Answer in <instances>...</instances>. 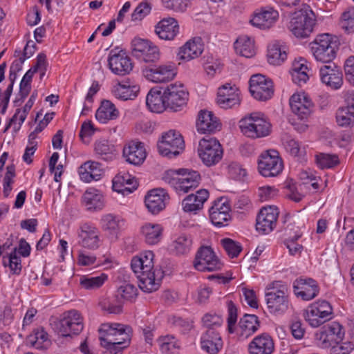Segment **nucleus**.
<instances>
[{
    "mask_svg": "<svg viewBox=\"0 0 354 354\" xmlns=\"http://www.w3.org/2000/svg\"><path fill=\"white\" fill-rule=\"evenodd\" d=\"M154 254L151 251H147L140 257L131 259V267L138 279V286L143 292H152L157 290L160 286L162 273L153 270Z\"/></svg>",
    "mask_w": 354,
    "mask_h": 354,
    "instance_id": "nucleus-1",
    "label": "nucleus"
},
{
    "mask_svg": "<svg viewBox=\"0 0 354 354\" xmlns=\"http://www.w3.org/2000/svg\"><path fill=\"white\" fill-rule=\"evenodd\" d=\"M99 332L101 346L110 354H121L130 344L132 328L122 324L106 323L101 325Z\"/></svg>",
    "mask_w": 354,
    "mask_h": 354,
    "instance_id": "nucleus-2",
    "label": "nucleus"
},
{
    "mask_svg": "<svg viewBox=\"0 0 354 354\" xmlns=\"http://www.w3.org/2000/svg\"><path fill=\"white\" fill-rule=\"evenodd\" d=\"M162 180L178 194H184L196 189L201 181L198 171L189 169H170L165 172Z\"/></svg>",
    "mask_w": 354,
    "mask_h": 354,
    "instance_id": "nucleus-3",
    "label": "nucleus"
},
{
    "mask_svg": "<svg viewBox=\"0 0 354 354\" xmlns=\"http://www.w3.org/2000/svg\"><path fill=\"white\" fill-rule=\"evenodd\" d=\"M266 301L268 311L271 314L281 315L288 308V288L286 284L277 281L266 288Z\"/></svg>",
    "mask_w": 354,
    "mask_h": 354,
    "instance_id": "nucleus-4",
    "label": "nucleus"
},
{
    "mask_svg": "<svg viewBox=\"0 0 354 354\" xmlns=\"http://www.w3.org/2000/svg\"><path fill=\"white\" fill-rule=\"evenodd\" d=\"M315 15L307 5L294 13L288 28L297 38L308 37L313 30L315 24Z\"/></svg>",
    "mask_w": 354,
    "mask_h": 354,
    "instance_id": "nucleus-5",
    "label": "nucleus"
},
{
    "mask_svg": "<svg viewBox=\"0 0 354 354\" xmlns=\"http://www.w3.org/2000/svg\"><path fill=\"white\" fill-rule=\"evenodd\" d=\"M310 46L315 58L319 62L330 63L336 56L337 45L329 34L317 35Z\"/></svg>",
    "mask_w": 354,
    "mask_h": 354,
    "instance_id": "nucleus-6",
    "label": "nucleus"
},
{
    "mask_svg": "<svg viewBox=\"0 0 354 354\" xmlns=\"http://www.w3.org/2000/svg\"><path fill=\"white\" fill-rule=\"evenodd\" d=\"M157 147L160 154L171 158L178 156L184 149L185 142L179 132L169 130L162 134Z\"/></svg>",
    "mask_w": 354,
    "mask_h": 354,
    "instance_id": "nucleus-7",
    "label": "nucleus"
},
{
    "mask_svg": "<svg viewBox=\"0 0 354 354\" xmlns=\"http://www.w3.org/2000/svg\"><path fill=\"white\" fill-rule=\"evenodd\" d=\"M239 127L245 136L252 138L265 137L270 131V124L259 117L257 113H252L250 116L241 119Z\"/></svg>",
    "mask_w": 354,
    "mask_h": 354,
    "instance_id": "nucleus-8",
    "label": "nucleus"
},
{
    "mask_svg": "<svg viewBox=\"0 0 354 354\" xmlns=\"http://www.w3.org/2000/svg\"><path fill=\"white\" fill-rule=\"evenodd\" d=\"M198 152L202 162L208 167L217 164L222 159L223 153L221 144L214 138L201 139Z\"/></svg>",
    "mask_w": 354,
    "mask_h": 354,
    "instance_id": "nucleus-9",
    "label": "nucleus"
},
{
    "mask_svg": "<svg viewBox=\"0 0 354 354\" xmlns=\"http://www.w3.org/2000/svg\"><path fill=\"white\" fill-rule=\"evenodd\" d=\"M142 73L147 80L155 83L171 81L177 74L176 68L173 63L145 66L142 68Z\"/></svg>",
    "mask_w": 354,
    "mask_h": 354,
    "instance_id": "nucleus-10",
    "label": "nucleus"
},
{
    "mask_svg": "<svg viewBox=\"0 0 354 354\" xmlns=\"http://www.w3.org/2000/svg\"><path fill=\"white\" fill-rule=\"evenodd\" d=\"M258 169L264 177H273L279 175L283 169V162L275 150H268L260 156Z\"/></svg>",
    "mask_w": 354,
    "mask_h": 354,
    "instance_id": "nucleus-11",
    "label": "nucleus"
},
{
    "mask_svg": "<svg viewBox=\"0 0 354 354\" xmlns=\"http://www.w3.org/2000/svg\"><path fill=\"white\" fill-rule=\"evenodd\" d=\"M165 100L167 109L172 111H178L187 104L188 93L182 84H171L164 89Z\"/></svg>",
    "mask_w": 354,
    "mask_h": 354,
    "instance_id": "nucleus-12",
    "label": "nucleus"
},
{
    "mask_svg": "<svg viewBox=\"0 0 354 354\" xmlns=\"http://www.w3.org/2000/svg\"><path fill=\"white\" fill-rule=\"evenodd\" d=\"M194 268L201 272H212L221 269L222 263L209 246H201L196 252Z\"/></svg>",
    "mask_w": 354,
    "mask_h": 354,
    "instance_id": "nucleus-13",
    "label": "nucleus"
},
{
    "mask_svg": "<svg viewBox=\"0 0 354 354\" xmlns=\"http://www.w3.org/2000/svg\"><path fill=\"white\" fill-rule=\"evenodd\" d=\"M250 92L257 100L266 101L274 94L273 83L270 78L261 74L252 75L250 80Z\"/></svg>",
    "mask_w": 354,
    "mask_h": 354,
    "instance_id": "nucleus-14",
    "label": "nucleus"
},
{
    "mask_svg": "<svg viewBox=\"0 0 354 354\" xmlns=\"http://www.w3.org/2000/svg\"><path fill=\"white\" fill-rule=\"evenodd\" d=\"M108 63L112 73L120 76L129 74L133 67L131 59L126 52L122 50H118L117 48L110 51Z\"/></svg>",
    "mask_w": 354,
    "mask_h": 354,
    "instance_id": "nucleus-15",
    "label": "nucleus"
},
{
    "mask_svg": "<svg viewBox=\"0 0 354 354\" xmlns=\"http://www.w3.org/2000/svg\"><path fill=\"white\" fill-rule=\"evenodd\" d=\"M316 335L319 346L328 348L333 343L340 342L344 338V332L342 326L334 322L322 327L320 333Z\"/></svg>",
    "mask_w": 354,
    "mask_h": 354,
    "instance_id": "nucleus-16",
    "label": "nucleus"
},
{
    "mask_svg": "<svg viewBox=\"0 0 354 354\" xmlns=\"http://www.w3.org/2000/svg\"><path fill=\"white\" fill-rule=\"evenodd\" d=\"M83 329V324L80 313L72 310L64 314L59 322V333L63 337H71L78 335Z\"/></svg>",
    "mask_w": 354,
    "mask_h": 354,
    "instance_id": "nucleus-17",
    "label": "nucleus"
},
{
    "mask_svg": "<svg viewBox=\"0 0 354 354\" xmlns=\"http://www.w3.org/2000/svg\"><path fill=\"white\" fill-rule=\"evenodd\" d=\"M292 112L301 120L307 119L314 110V104L305 93H295L290 98Z\"/></svg>",
    "mask_w": 354,
    "mask_h": 354,
    "instance_id": "nucleus-18",
    "label": "nucleus"
},
{
    "mask_svg": "<svg viewBox=\"0 0 354 354\" xmlns=\"http://www.w3.org/2000/svg\"><path fill=\"white\" fill-rule=\"evenodd\" d=\"M279 213L277 207H263L257 217V230L265 234L271 232L276 226Z\"/></svg>",
    "mask_w": 354,
    "mask_h": 354,
    "instance_id": "nucleus-19",
    "label": "nucleus"
},
{
    "mask_svg": "<svg viewBox=\"0 0 354 354\" xmlns=\"http://www.w3.org/2000/svg\"><path fill=\"white\" fill-rule=\"evenodd\" d=\"M322 66L319 69V75L322 82L333 89H338L343 83V75L335 63L330 62Z\"/></svg>",
    "mask_w": 354,
    "mask_h": 354,
    "instance_id": "nucleus-20",
    "label": "nucleus"
},
{
    "mask_svg": "<svg viewBox=\"0 0 354 354\" xmlns=\"http://www.w3.org/2000/svg\"><path fill=\"white\" fill-rule=\"evenodd\" d=\"M122 155L129 164L140 165L145 161L147 153L142 142L132 140L124 145Z\"/></svg>",
    "mask_w": 354,
    "mask_h": 354,
    "instance_id": "nucleus-21",
    "label": "nucleus"
},
{
    "mask_svg": "<svg viewBox=\"0 0 354 354\" xmlns=\"http://www.w3.org/2000/svg\"><path fill=\"white\" fill-rule=\"evenodd\" d=\"M239 90L235 86L225 84L218 88L217 103L221 108L230 109L240 104Z\"/></svg>",
    "mask_w": 354,
    "mask_h": 354,
    "instance_id": "nucleus-22",
    "label": "nucleus"
},
{
    "mask_svg": "<svg viewBox=\"0 0 354 354\" xmlns=\"http://www.w3.org/2000/svg\"><path fill=\"white\" fill-rule=\"evenodd\" d=\"M294 292L303 300L309 301L315 298L319 288L317 282L313 279H297L293 283Z\"/></svg>",
    "mask_w": 354,
    "mask_h": 354,
    "instance_id": "nucleus-23",
    "label": "nucleus"
},
{
    "mask_svg": "<svg viewBox=\"0 0 354 354\" xmlns=\"http://www.w3.org/2000/svg\"><path fill=\"white\" fill-rule=\"evenodd\" d=\"M279 13L270 7L262 8L254 14L250 23L261 29H269L278 20Z\"/></svg>",
    "mask_w": 354,
    "mask_h": 354,
    "instance_id": "nucleus-24",
    "label": "nucleus"
},
{
    "mask_svg": "<svg viewBox=\"0 0 354 354\" xmlns=\"http://www.w3.org/2000/svg\"><path fill=\"white\" fill-rule=\"evenodd\" d=\"M169 199L165 189L159 188L151 190L145 196V203L149 212L156 214L165 207L166 201Z\"/></svg>",
    "mask_w": 354,
    "mask_h": 354,
    "instance_id": "nucleus-25",
    "label": "nucleus"
},
{
    "mask_svg": "<svg viewBox=\"0 0 354 354\" xmlns=\"http://www.w3.org/2000/svg\"><path fill=\"white\" fill-rule=\"evenodd\" d=\"M196 128L201 133H212L219 129L220 123L212 112L201 110L198 115Z\"/></svg>",
    "mask_w": 354,
    "mask_h": 354,
    "instance_id": "nucleus-26",
    "label": "nucleus"
},
{
    "mask_svg": "<svg viewBox=\"0 0 354 354\" xmlns=\"http://www.w3.org/2000/svg\"><path fill=\"white\" fill-rule=\"evenodd\" d=\"M201 348L209 354H216L223 348L220 333L212 329H207L201 337Z\"/></svg>",
    "mask_w": 354,
    "mask_h": 354,
    "instance_id": "nucleus-27",
    "label": "nucleus"
},
{
    "mask_svg": "<svg viewBox=\"0 0 354 354\" xmlns=\"http://www.w3.org/2000/svg\"><path fill=\"white\" fill-rule=\"evenodd\" d=\"M274 348V342L267 333L257 335L248 345L250 354H272Z\"/></svg>",
    "mask_w": 354,
    "mask_h": 354,
    "instance_id": "nucleus-28",
    "label": "nucleus"
},
{
    "mask_svg": "<svg viewBox=\"0 0 354 354\" xmlns=\"http://www.w3.org/2000/svg\"><path fill=\"white\" fill-rule=\"evenodd\" d=\"M208 197L209 192L207 189H200L196 192V194H191L183 199V209L185 212L196 214L203 208V204Z\"/></svg>",
    "mask_w": 354,
    "mask_h": 354,
    "instance_id": "nucleus-29",
    "label": "nucleus"
},
{
    "mask_svg": "<svg viewBox=\"0 0 354 354\" xmlns=\"http://www.w3.org/2000/svg\"><path fill=\"white\" fill-rule=\"evenodd\" d=\"M155 32L161 39L172 40L179 32L178 21L172 17L162 19L155 26Z\"/></svg>",
    "mask_w": 354,
    "mask_h": 354,
    "instance_id": "nucleus-30",
    "label": "nucleus"
},
{
    "mask_svg": "<svg viewBox=\"0 0 354 354\" xmlns=\"http://www.w3.org/2000/svg\"><path fill=\"white\" fill-rule=\"evenodd\" d=\"M259 327V321L255 315L245 314L241 318L236 332L240 337L246 339L254 333H255Z\"/></svg>",
    "mask_w": 354,
    "mask_h": 354,
    "instance_id": "nucleus-31",
    "label": "nucleus"
},
{
    "mask_svg": "<svg viewBox=\"0 0 354 354\" xmlns=\"http://www.w3.org/2000/svg\"><path fill=\"white\" fill-rule=\"evenodd\" d=\"M79 173L81 180L89 183L93 180H99L104 171L100 162L88 160L80 167Z\"/></svg>",
    "mask_w": 354,
    "mask_h": 354,
    "instance_id": "nucleus-32",
    "label": "nucleus"
},
{
    "mask_svg": "<svg viewBox=\"0 0 354 354\" xmlns=\"http://www.w3.org/2000/svg\"><path fill=\"white\" fill-rule=\"evenodd\" d=\"M79 244L83 248L94 250L99 246L97 231L95 227L84 225L79 233Z\"/></svg>",
    "mask_w": 354,
    "mask_h": 354,
    "instance_id": "nucleus-33",
    "label": "nucleus"
},
{
    "mask_svg": "<svg viewBox=\"0 0 354 354\" xmlns=\"http://www.w3.org/2000/svg\"><path fill=\"white\" fill-rule=\"evenodd\" d=\"M203 51V45L201 43V38L189 40L180 48L178 53L179 59L189 61L198 57Z\"/></svg>",
    "mask_w": 354,
    "mask_h": 354,
    "instance_id": "nucleus-34",
    "label": "nucleus"
},
{
    "mask_svg": "<svg viewBox=\"0 0 354 354\" xmlns=\"http://www.w3.org/2000/svg\"><path fill=\"white\" fill-rule=\"evenodd\" d=\"M164 98V91L162 92L158 88H153L147 95V106L151 112L162 113L167 109V103Z\"/></svg>",
    "mask_w": 354,
    "mask_h": 354,
    "instance_id": "nucleus-35",
    "label": "nucleus"
},
{
    "mask_svg": "<svg viewBox=\"0 0 354 354\" xmlns=\"http://www.w3.org/2000/svg\"><path fill=\"white\" fill-rule=\"evenodd\" d=\"M101 225L104 232L113 237H117L124 225V220L120 216L107 214L102 217Z\"/></svg>",
    "mask_w": 354,
    "mask_h": 354,
    "instance_id": "nucleus-36",
    "label": "nucleus"
},
{
    "mask_svg": "<svg viewBox=\"0 0 354 354\" xmlns=\"http://www.w3.org/2000/svg\"><path fill=\"white\" fill-rule=\"evenodd\" d=\"M324 313L316 305L312 304L304 310V317L311 326L316 328L331 319L332 317Z\"/></svg>",
    "mask_w": 354,
    "mask_h": 354,
    "instance_id": "nucleus-37",
    "label": "nucleus"
},
{
    "mask_svg": "<svg viewBox=\"0 0 354 354\" xmlns=\"http://www.w3.org/2000/svg\"><path fill=\"white\" fill-rule=\"evenodd\" d=\"M94 152L95 156L104 161H111L116 156L115 146L106 140H100L94 144Z\"/></svg>",
    "mask_w": 354,
    "mask_h": 354,
    "instance_id": "nucleus-38",
    "label": "nucleus"
},
{
    "mask_svg": "<svg viewBox=\"0 0 354 354\" xmlns=\"http://www.w3.org/2000/svg\"><path fill=\"white\" fill-rule=\"evenodd\" d=\"M119 115V111L115 104L110 100H104L100 106L96 111V119L102 122L106 123L108 120H115Z\"/></svg>",
    "mask_w": 354,
    "mask_h": 354,
    "instance_id": "nucleus-39",
    "label": "nucleus"
},
{
    "mask_svg": "<svg viewBox=\"0 0 354 354\" xmlns=\"http://www.w3.org/2000/svg\"><path fill=\"white\" fill-rule=\"evenodd\" d=\"M307 71L308 66L305 60L294 62L290 71L292 81L300 86L305 84L308 80Z\"/></svg>",
    "mask_w": 354,
    "mask_h": 354,
    "instance_id": "nucleus-40",
    "label": "nucleus"
},
{
    "mask_svg": "<svg viewBox=\"0 0 354 354\" xmlns=\"http://www.w3.org/2000/svg\"><path fill=\"white\" fill-rule=\"evenodd\" d=\"M141 232L148 244L154 245L161 239L162 227L158 224L147 223L142 227Z\"/></svg>",
    "mask_w": 354,
    "mask_h": 354,
    "instance_id": "nucleus-41",
    "label": "nucleus"
},
{
    "mask_svg": "<svg viewBox=\"0 0 354 354\" xmlns=\"http://www.w3.org/2000/svg\"><path fill=\"white\" fill-rule=\"evenodd\" d=\"M234 49L237 54L251 57L254 55L253 41L248 36H241L234 42Z\"/></svg>",
    "mask_w": 354,
    "mask_h": 354,
    "instance_id": "nucleus-42",
    "label": "nucleus"
},
{
    "mask_svg": "<svg viewBox=\"0 0 354 354\" xmlns=\"http://www.w3.org/2000/svg\"><path fill=\"white\" fill-rule=\"evenodd\" d=\"M26 343L37 349H46L49 345L48 334L43 329H37L26 338Z\"/></svg>",
    "mask_w": 354,
    "mask_h": 354,
    "instance_id": "nucleus-43",
    "label": "nucleus"
},
{
    "mask_svg": "<svg viewBox=\"0 0 354 354\" xmlns=\"http://www.w3.org/2000/svg\"><path fill=\"white\" fill-rule=\"evenodd\" d=\"M287 57V54L284 48L274 43L268 46V60L270 64L273 65H280Z\"/></svg>",
    "mask_w": 354,
    "mask_h": 354,
    "instance_id": "nucleus-44",
    "label": "nucleus"
},
{
    "mask_svg": "<svg viewBox=\"0 0 354 354\" xmlns=\"http://www.w3.org/2000/svg\"><path fill=\"white\" fill-rule=\"evenodd\" d=\"M103 196L94 189H89L83 195V201L88 209H100L102 207Z\"/></svg>",
    "mask_w": 354,
    "mask_h": 354,
    "instance_id": "nucleus-45",
    "label": "nucleus"
},
{
    "mask_svg": "<svg viewBox=\"0 0 354 354\" xmlns=\"http://www.w3.org/2000/svg\"><path fill=\"white\" fill-rule=\"evenodd\" d=\"M140 90L138 85H125L118 84L115 89V95L116 97L122 100H132L137 96Z\"/></svg>",
    "mask_w": 354,
    "mask_h": 354,
    "instance_id": "nucleus-46",
    "label": "nucleus"
},
{
    "mask_svg": "<svg viewBox=\"0 0 354 354\" xmlns=\"http://www.w3.org/2000/svg\"><path fill=\"white\" fill-rule=\"evenodd\" d=\"M106 279L107 276L104 273L96 277L82 276L80 279V284L86 290H95L102 286Z\"/></svg>",
    "mask_w": 354,
    "mask_h": 354,
    "instance_id": "nucleus-47",
    "label": "nucleus"
},
{
    "mask_svg": "<svg viewBox=\"0 0 354 354\" xmlns=\"http://www.w3.org/2000/svg\"><path fill=\"white\" fill-rule=\"evenodd\" d=\"M337 124L342 127L353 126L354 124V108L347 106L339 108L336 113Z\"/></svg>",
    "mask_w": 354,
    "mask_h": 354,
    "instance_id": "nucleus-48",
    "label": "nucleus"
},
{
    "mask_svg": "<svg viewBox=\"0 0 354 354\" xmlns=\"http://www.w3.org/2000/svg\"><path fill=\"white\" fill-rule=\"evenodd\" d=\"M192 239L186 234H181L173 242V248L177 254L188 253L192 247Z\"/></svg>",
    "mask_w": 354,
    "mask_h": 354,
    "instance_id": "nucleus-49",
    "label": "nucleus"
},
{
    "mask_svg": "<svg viewBox=\"0 0 354 354\" xmlns=\"http://www.w3.org/2000/svg\"><path fill=\"white\" fill-rule=\"evenodd\" d=\"M138 295V290L136 287L130 283H125L120 286L116 292V297H119L127 301L134 300Z\"/></svg>",
    "mask_w": 354,
    "mask_h": 354,
    "instance_id": "nucleus-50",
    "label": "nucleus"
},
{
    "mask_svg": "<svg viewBox=\"0 0 354 354\" xmlns=\"http://www.w3.org/2000/svg\"><path fill=\"white\" fill-rule=\"evenodd\" d=\"M340 26L348 34L354 32V7H349L342 13Z\"/></svg>",
    "mask_w": 354,
    "mask_h": 354,
    "instance_id": "nucleus-51",
    "label": "nucleus"
},
{
    "mask_svg": "<svg viewBox=\"0 0 354 354\" xmlns=\"http://www.w3.org/2000/svg\"><path fill=\"white\" fill-rule=\"evenodd\" d=\"M316 162L321 169L331 168L338 165L339 158L335 154L320 153L316 156Z\"/></svg>",
    "mask_w": 354,
    "mask_h": 354,
    "instance_id": "nucleus-52",
    "label": "nucleus"
},
{
    "mask_svg": "<svg viewBox=\"0 0 354 354\" xmlns=\"http://www.w3.org/2000/svg\"><path fill=\"white\" fill-rule=\"evenodd\" d=\"M221 242L225 252L230 258L237 257L242 250V247L240 243L230 238L223 239Z\"/></svg>",
    "mask_w": 354,
    "mask_h": 354,
    "instance_id": "nucleus-53",
    "label": "nucleus"
},
{
    "mask_svg": "<svg viewBox=\"0 0 354 354\" xmlns=\"http://www.w3.org/2000/svg\"><path fill=\"white\" fill-rule=\"evenodd\" d=\"M203 326L207 329L217 330V328L221 327L223 319L222 317L216 313H209L205 314L202 319Z\"/></svg>",
    "mask_w": 354,
    "mask_h": 354,
    "instance_id": "nucleus-54",
    "label": "nucleus"
},
{
    "mask_svg": "<svg viewBox=\"0 0 354 354\" xmlns=\"http://www.w3.org/2000/svg\"><path fill=\"white\" fill-rule=\"evenodd\" d=\"M139 59L145 62V63L155 62L160 59L159 49L156 46H154L151 42L148 45V48L141 53Z\"/></svg>",
    "mask_w": 354,
    "mask_h": 354,
    "instance_id": "nucleus-55",
    "label": "nucleus"
},
{
    "mask_svg": "<svg viewBox=\"0 0 354 354\" xmlns=\"http://www.w3.org/2000/svg\"><path fill=\"white\" fill-rule=\"evenodd\" d=\"M227 330L230 333H234L237 321V308L232 301H227Z\"/></svg>",
    "mask_w": 354,
    "mask_h": 354,
    "instance_id": "nucleus-56",
    "label": "nucleus"
},
{
    "mask_svg": "<svg viewBox=\"0 0 354 354\" xmlns=\"http://www.w3.org/2000/svg\"><path fill=\"white\" fill-rule=\"evenodd\" d=\"M151 42L147 39L135 38L131 41L132 54L138 59Z\"/></svg>",
    "mask_w": 354,
    "mask_h": 354,
    "instance_id": "nucleus-57",
    "label": "nucleus"
},
{
    "mask_svg": "<svg viewBox=\"0 0 354 354\" xmlns=\"http://www.w3.org/2000/svg\"><path fill=\"white\" fill-rule=\"evenodd\" d=\"M209 217L212 223L218 227L225 225V223L227 222L230 218L229 214L217 212L216 210L209 209Z\"/></svg>",
    "mask_w": 354,
    "mask_h": 354,
    "instance_id": "nucleus-58",
    "label": "nucleus"
},
{
    "mask_svg": "<svg viewBox=\"0 0 354 354\" xmlns=\"http://www.w3.org/2000/svg\"><path fill=\"white\" fill-rule=\"evenodd\" d=\"M133 183H135V185H133V187L136 188V181L133 178H131L129 175L119 174L113 180V188L119 192L120 189L118 188L120 185H133Z\"/></svg>",
    "mask_w": 354,
    "mask_h": 354,
    "instance_id": "nucleus-59",
    "label": "nucleus"
},
{
    "mask_svg": "<svg viewBox=\"0 0 354 354\" xmlns=\"http://www.w3.org/2000/svg\"><path fill=\"white\" fill-rule=\"evenodd\" d=\"M166 8L176 12H184L189 6V0H163Z\"/></svg>",
    "mask_w": 354,
    "mask_h": 354,
    "instance_id": "nucleus-60",
    "label": "nucleus"
},
{
    "mask_svg": "<svg viewBox=\"0 0 354 354\" xmlns=\"http://www.w3.org/2000/svg\"><path fill=\"white\" fill-rule=\"evenodd\" d=\"M286 150L293 156H301L302 150L301 149L299 143L290 138H286L283 142Z\"/></svg>",
    "mask_w": 354,
    "mask_h": 354,
    "instance_id": "nucleus-61",
    "label": "nucleus"
},
{
    "mask_svg": "<svg viewBox=\"0 0 354 354\" xmlns=\"http://www.w3.org/2000/svg\"><path fill=\"white\" fill-rule=\"evenodd\" d=\"M151 10L150 5L148 3H140L131 14V20L137 21L142 19Z\"/></svg>",
    "mask_w": 354,
    "mask_h": 354,
    "instance_id": "nucleus-62",
    "label": "nucleus"
},
{
    "mask_svg": "<svg viewBox=\"0 0 354 354\" xmlns=\"http://www.w3.org/2000/svg\"><path fill=\"white\" fill-rule=\"evenodd\" d=\"M330 346V354H349L353 348L351 342L334 343Z\"/></svg>",
    "mask_w": 354,
    "mask_h": 354,
    "instance_id": "nucleus-63",
    "label": "nucleus"
},
{
    "mask_svg": "<svg viewBox=\"0 0 354 354\" xmlns=\"http://www.w3.org/2000/svg\"><path fill=\"white\" fill-rule=\"evenodd\" d=\"M344 71L346 80L354 85V56H351L346 60Z\"/></svg>",
    "mask_w": 354,
    "mask_h": 354,
    "instance_id": "nucleus-64",
    "label": "nucleus"
}]
</instances>
